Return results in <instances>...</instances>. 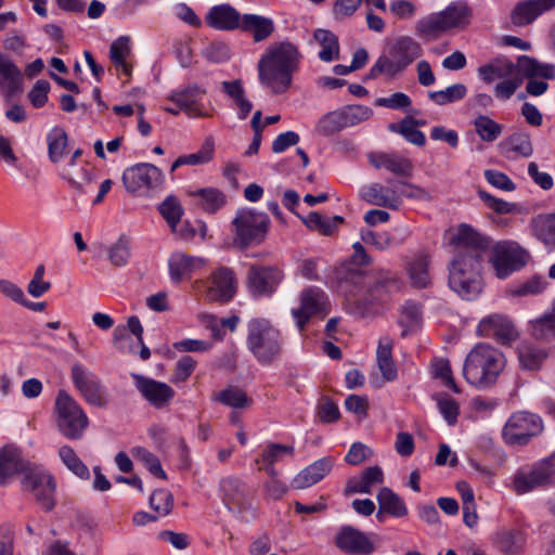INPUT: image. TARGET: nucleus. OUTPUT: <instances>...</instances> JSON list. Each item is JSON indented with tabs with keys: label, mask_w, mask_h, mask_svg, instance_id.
Segmentation results:
<instances>
[{
	"label": "nucleus",
	"mask_w": 555,
	"mask_h": 555,
	"mask_svg": "<svg viewBox=\"0 0 555 555\" xmlns=\"http://www.w3.org/2000/svg\"><path fill=\"white\" fill-rule=\"evenodd\" d=\"M283 279V271L275 266L253 264L246 275L247 288L254 298H269Z\"/></svg>",
	"instance_id": "12"
},
{
	"label": "nucleus",
	"mask_w": 555,
	"mask_h": 555,
	"mask_svg": "<svg viewBox=\"0 0 555 555\" xmlns=\"http://www.w3.org/2000/svg\"><path fill=\"white\" fill-rule=\"evenodd\" d=\"M219 491L223 503L229 508L240 507L245 501V482L235 476L222 478L219 482Z\"/></svg>",
	"instance_id": "34"
},
{
	"label": "nucleus",
	"mask_w": 555,
	"mask_h": 555,
	"mask_svg": "<svg viewBox=\"0 0 555 555\" xmlns=\"http://www.w3.org/2000/svg\"><path fill=\"white\" fill-rule=\"evenodd\" d=\"M233 243L241 249L260 245L268 233L270 219L267 214L254 209H241L232 221Z\"/></svg>",
	"instance_id": "7"
},
{
	"label": "nucleus",
	"mask_w": 555,
	"mask_h": 555,
	"mask_svg": "<svg viewBox=\"0 0 555 555\" xmlns=\"http://www.w3.org/2000/svg\"><path fill=\"white\" fill-rule=\"evenodd\" d=\"M387 182L390 195L393 197V210L401 207L404 198L417 201H429L431 198L429 192L420 185L396 179H388Z\"/></svg>",
	"instance_id": "30"
},
{
	"label": "nucleus",
	"mask_w": 555,
	"mask_h": 555,
	"mask_svg": "<svg viewBox=\"0 0 555 555\" xmlns=\"http://www.w3.org/2000/svg\"><path fill=\"white\" fill-rule=\"evenodd\" d=\"M191 196L198 197L197 205L206 212L214 214L225 204L224 194L215 188H205L191 192Z\"/></svg>",
	"instance_id": "47"
},
{
	"label": "nucleus",
	"mask_w": 555,
	"mask_h": 555,
	"mask_svg": "<svg viewBox=\"0 0 555 555\" xmlns=\"http://www.w3.org/2000/svg\"><path fill=\"white\" fill-rule=\"evenodd\" d=\"M215 142L212 138H207L196 153L182 155L183 164L190 166L203 165L210 162L214 157Z\"/></svg>",
	"instance_id": "63"
},
{
	"label": "nucleus",
	"mask_w": 555,
	"mask_h": 555,
	"mask_svg": "<svg viewBox=\"0 0 555 555\" xmlns=\"http://www.w3.org/2000/svg\"><path fill=\"white\" fill-rule=\"evenodd\" d=\"M477 332L480 336L493 337L503 344H508L518 336L511 320L501 314H491L482 319L478 324Z\"/></svg>",
	"instance_id": "22"
},
{
	"label": "nucleus",
	"mask_w": 555,
	"mask_h": 555,
	"mask_svg": "<svg viewBox=\"0 0 555 555\" xmlns=\"http://www.w3.org/2000/svg\"><path fill=\"white\" fill-rule=\"evenodd\" d=\"M33 463L20 448L5 446L0 450V485H8L15 475L22 476Z\"/></svg>",
	"instance_id": "19"
},
{
	"label": "nucleus",
	"mask_w": 555,
	"mask_h": 555,
	"mask_svg": "<svg viewBox=\"0 0 555 555\" xmlns=\"http://www.w3.org/2000/svg\"><path fill=\"white\" fill-rule=\"evenodd\" d=\"M474 127L476 133L485 142H493L501 134L503 127L499 122L494 121L486 115H479L474 120Z\"/></svg>",
	"instance_id": "54"
},
{
	"label": "nucleus",
	"mask_w": 555,
	"mask_h": 555,
	"mask_svg": "<svg viewBox=\"0 0 555 555\" xmlns=\"http://www.w3.org/2000/svg\"><path fill=\"white\" fill-rule=\"evenodd\" d=\"M205 260L182 253L171 255L169 259V271L172 281L179 283L184 278L191 276L193 272L203 268Z\"/></svg>",
	"instance_id": "31"
},
{
	"label": "nucleus",
	"mask_w": 555,
	"mask_h": 555,
	"mask_svg": "<svg viewBox=\"0 0 555 555\" xmlns=\"http://www.w3.org/2000/svg\"><path fill=\"white\" fill-rule=\"evenodd\" d=\"M350 259L341 262L334 271V279L341 293L361 309L370 311L385 304L402 288V281L390 271L378 270L373 275L364 270L373 262L360 242L352 244Z\"/></svg>",
	"instance_id": "1"
},
{
	"label": "nucleus",
	"mask_w": 555,
	"mask_h": 555,
	"mask_svg": "<svg viewBox=\"0 0 555 555\" xmlns=\"http://www.w3.org/2000/svg\"><path fill=\"white\" fill-rule=\"evenodd\" d=\"M503 147L506 153H515L521 157H530L533 154V146L530 135L525 132H515L504 142Z\"/></svg>",
	"instance_id": "51"
},
{
	"label": "nucleus",
	"mask_w": 555,
	"mask_h": 555,
	"mask_svg": "<svg viewBox=\"0 0 555 555\" xmlns=\"http://www.w3.org/2000/svg\"><path fill=\"white\" fill-rule=\"evenodd\" d=\"M543 430L540 416L529 412L514 413L503 428V438L509 444H526Z\"/></svg>",
	"instance_id": "13"
},
{
	"label": "nucleus",
	"mask_w": 555,
	"mask_h": 555,
	"mask_svg": "<svg viewBox=\"0 0 555 555\" xmlns=\"http://www.w3.org/2000/svg\"><path fill=\"white\" fill-rule=\"evenodd\" d=\"M529 254L515 242H499L493 246L491 262L495 274L505 279L527 263Z\"/></svg>",
	"instance_id": "11"
},
{
	"label": "nucleus",
	"mask_w": 555,
	"mask_h": 555,
	"mask_svg": "<svg viewBox=\"0 0 555 555\" xmlns=\"http://www.w3.org/2000/svg\"><path fill=\"white\" fill-rule=\"evenodd\" d=\"M240 30L250 33L255 42L268 39L274 31L271 18L257 14H243Z\"/></svg>",
	"instance_id": "33"
},
{
	"label": "nucleus",
	"mask_w": 555,
	"mask_h": 555,
	"mask_svg": "<svg viewBox=\"0 0 555 555\" xmlns=\"http://www.w3.org/2000/svg\"><path fill=\"white\" fill-rule=\"evenodd\" d=\"M206 90L193 83L181 90H175L168 96L169 101L175 103L191 118L206 117L203 109V98Z\"/></svg>",
	"instance_id": "18"
},
{
	"label": "nucleus",
	"mask_w": 555,
	"mask_h": 555,
	"mask_svg": "<svg viewBox=\"0 0 555 555\" xmlns=\"http://www.w3.org/2000/svg\"><path fill=\"white\" fill-rule=\"evenodd\" d=\"M516 75L521 78L542 77L553 79L555 77V66L552 64H541L530 56L522 55L517 61Z\"/></svg>",
	"instance_id": "36"
},
{
	"label": "nucleus",
	"mask_w": 555,
	"mask_h": 555,
	"mask_svg": "<svg viewBox=\"0 0 555 555\" xmlns=\"http://www.w3.org/2000/svg\"><path fill=\"white\" fill-rule=\"evenodd\" d=\"M552 486H555V454L520 467L512 477V489L518 495Z\"/></svg>",
	"instance_id": "8"
},
{
	"label": "nucleus",
	"mask_w": 555,
	"mask_h": 555,
	"mask_svg": "<svg viewBox=\"0 0 555 555\" xmlns=\"http://www.w3.org/2000/svg\"><path fill=\"white\" fill-rule=\"evenodd\" d=\"M150 506L159 517L167 516L172 511L173 496L168 490H155L150 496Z\"/></svg>",
	"instance_id": "59"
},
{
	"label": "nucleus",
	"mask_w": 555,
	"mask_h": 555,
	"mask_svg": "<svg viewBox=\"0 0 555 555\" xmlns=\"http://www.w3.org/2000/svg\"><path fill=\"white\" fill-rule=\"evenodd\" d=\"M418 120L406 116L399 124H390L389 130L400 133L410 143L423 146L426 143L425 134L418 130Z\"/></svg>",
	"instance_id": "46"
},
{
	"label": "nucleus",
	"mask_w": 555,
	"mask_h": 555,
	"mask_svg": "<svg viewBox=\"0 0 555 555\" xmlns=\"http://www.w3.org/2000/svg\"><path fill=\"white\" fill-rule=\"evenodd\" d=\"M384 482V473L379 466L365 468L357 479L347 482L346 493H372L373 489Z\"/></svg>",
	"instance_id": "32"
},
{
	"label": "nucleus",
	"mask_w": 555,
	"mask_h": 555,
	"mask_svg": "<svg viewBox=\"0 0 555 555\" xmlns=\"http://www.w3.org/2000/svg\"><path fill=\"white\" fill-rule=\"evenodd\" d=\"M131 53L130 38L120 36L114 40L109 48V56L117 70L126 76L131 75L132 66L127 62Z\"/></svg>",
	"instance_id": "41"
},
{
	"label": "nucleus",
	"mask_w": 555,
	"mask_h": 555,
	"mask_svg": "<svg viewBox=\"0 0 555 555\" xmlns=\"http://www.w3.org/2000/svg\"><path fill=\"white\" fill-rule=\"evenodd\" d=\"M555 7V0H524L518 2L512 11L511 20L516 26H526L532 23L544 12Z\"/></svg>",
	"instance_id": "26"
},
{
	"label": "nucleus",
	"mask_w": 555,
	"mask_h": 555,
	"mask_svg": "<svg viewBox=\"0 0 555 555\" xmlns=\"http://www.w3.org/2000/svg\"><path fill=\"white\" fill-rule=\"evenodd\" d=\"M451 243L463 247V251L478 250L483 256L485 250L489 247V240L480 235L469 224L462 223L457 227L455 233L450 238Z\"/></svg>",
	"instance_id": "29"
},
{
	"label": "nucleus",
	"mask_w": 555,
	"mask_h": 555,
	"mask_svg": "<svg viewBox=\"0 0 555 555\" xmlns=\"http://www.w3.org/2000/svg\"><path fill=\"white\" fill-rule=\"evenodd\" d=\"M361 198L370 205L385 207L393 210V197L390 195L388 182L371 183L361 189Z\"/></svg>",
	"instance_id": "39"
},
{
	"label": "nucleus",
	"mask_w": 555,
	"mask_h": 555,
	"mask_svg": "<svg viewBox=\"0 0 555 555\" xmlns=\"http://www.w3.org/2000/svg\"><path fill=\"white\" fill-rule=\"evenodd\" d=\"M473 11L464 0L451 2L444 10L417 21L415 29L420 36L436 38L451 29H463L469 25Z\"/></svg>",
	"instance_id": "6"
},
{
	"label": "nucleus",
	"mask_w": 555,
	"mask_h": 555,
	"mask_svg": "<svg viewBox=\"0 0 555 555\" xmlns=\"http://www.w3.org/2000/svg\"><path fill=\"white\" fill-rule=\"evenodd\" d=\"M377 502L380 509L392 517L401 518L408 515L404 501L390 488L383 487L377 493Z\"/></svg>",
	"instance_id": "42"
},
{
	"label": "nucleus",
	"mask_w": 555,
	"mask_h": 555,
	"mask_svg": "<svg viewBox=\"0 0 555 555\" xmlns=\"http://www.w3.org/2000/svg\"><path fill=\"white\" fill-rule=\"evenodd\" d=\"M529 332L538 340L555 339V308L530 321Z\"/></svg>",
	"instance_id": "45"
},
{
	"label": "nucleus",
	"mask_w": 555,
	"mask_h": 555,
	"mask_svg": "<svg viewBox=\"0 0 555 555\" xmlns=\"http://www.w3.org/2000/svg\"><path fill=\"white\" fill-rule=\"evenodd\" d=\"M344 128H347V126L345 125L341 108L327 113L317 125L318 131L324 135L336 133Z\"/></svg>",
	"instance_id": "58"
},
{
	"label": "nucleus",
	"mask_w": 555,
	"mask_h": 555,
	"mask_svg": "<svg viewBox=\"0 0 555 555\" xmlns=\"http://www.w3.org/2000/svg\"><path fill=\"white\" fill-rule=\"evenodd\" d=\"M483 256L478 250L457 251L449 266V286L461 298L472 300L482 289Z\"/></svg>",
	"instance_id": "4"
},
{
	"label": "nucleus",
	"mask_w": 555,
	"mask_h": 555,
	"mask_svg": "<svg viewBox=\"0 0 555 555\" xmlns=\"http://www.w3.org/2000/svg\"><path fill=\"white\" fill-rule=\"evenodd\" d=\"M327 312V296L318 287H308L300 294V307L294 309L292 314L297 326L304 330L313 315H324Z\"/></svg>",
	"instance_id": "16"
},
{
	"label": "nucleus",
	"mask_w": 555,
	"mask_h": 555,
	"mask_svg": "<svg viewBox=\"0 0 555 555\" xmlns=\"http://www.w3.org/2000/svg\"><path fill=\"white\" fill-rule=\"evenodd\" d=\"M23 89L21 69L8 55L0 52V93L10 100Z\"/></svg>",
	"instance_id": "25"
},
{
	"label": "nucleus",
	"mask_w": 555,
	"mask_h": 555,
	"mask_svg": "<svg viewBox=\"0 0 555 555\" xmlns=\"http://www.w3.org/2000/svg\"><path fill=\"white\" fill-rule=\"evenodd\" d=\"M405 68L400 64L388 51L387 54L380 55L375 64L371 67L367 78L375 79L379 75H386L393 78L402 73Z\"/></svg>",
	"instance_id": "49"
},
{
	"label": "nucleus",
	"mask_w": 555,
	"mask_h": 555,
	"mask_svg": "<svg viewBox=\"0 0 555 555\" xmlns=\"http://www.w3.org/2000/svg\"><path fill=\"white\" fill-rule=\"evenodd\" d=\"M505 357L488 344H478L466 356L463 376L466 382L479 388L493 385L505 367Z\"/></svg>",
	"instance_id": "3"
},
{
	"label": "nucleus",
	"mask_w": 555,
	"mask_h": 555,
	"mask_svg": "<svg viewBox=\"0 0 555 555\" xmlns=\"http://www.w3.org/2000/svg\"><path fill=\"white\" fill-rule=\"evenodd\" d=\"M302 57L298 46L289 40L269 44L257 63L260 85L274 95L286 93L293 86Z\"/></svg>",
	"instance_id": "2"
},
{
	"label": "nucleus",
	"mask_w": 555,
	"mask_h": 555,
	"mask_svg": "<svg viewBox=\"0 0 555 555\" xmlns=\"http://www.w3.org/2000/svg\"><path fill=\"white\" fill-rule=\"evenodd\" d=\"M24 491L31 493L42 509L50 512L55 505L54 493L56 482L54 477L42 465L33 463L21 476Z\"/></svg>",
	"instance_id": "10"
},
{
	"label": "nucleus",
	"mask_w": 555,
	"mask_h": 555,
	"mask_svg": "<svg viewBox=\"0 0 555 555\" xmlns=\"http://www.w3.org/2000/svg\"><path fill=\"white\" fill-rule=\"evenodd\" d=\"M336 546L350 555H370L375 546L369 537L352 527H344L336 535Z\"/></svg>",
	"instance_id": "20"
},
{
	"label": "nucleus",
	"mask_w": 555,
	"mask_h": 555,
	"mask_svg": "<svg viewBox=\"0 0 555 555\" xmlns=\"http://www.w3.org/2000/svg\"><path fill=\"white\" fill-rule=\"evenodd\" d=\"M216 399L220 403L233 409H244L251 404V399L242 389L236 387L223 389L217 395Z\"/></svg>",
	"instance_id": "57"
},
{
	"label": "nucleus",
	"mask_w": 555,
	"mask_h": 555,
	"mask_svg": "<svg viewBox=\"0 0 555 555\" xmlns=\"http://www.w3.org/2000/svg\"><path fill=\"white\" fill-rule=\"evenodd\" d=\"M49 158L52 163L60 162L67 146V134L61 128H53L47 135Z\"/></svg>",
	"instance_id": "55"
},
{
	"label": "nucleus",
	"mask_w": 555,
	"mask_h": 555,
	"mask_svg": "<svg viewBox=\"0 0 555 555\" xmlns=\"http://www.w3.org/2000/svg\"><path fill=\"white\" fill-rule=\"evenodd\" d=\"M242 16L235 8L229 3H222L214 5L208 10L205 23L210 28L217 30L232 31L240 29Z\"/></svg>",
	"instance_id": "23"
},
{
	"label": "nucleus",
	"mask_w": 555,
	"mask_h": 555,
	"mask_svg": "<svg viewBox=\"0 0 555 555\" xmlns=\"http://www.w3.org/2000/svg\"><path fill=\"white\" fill-rule=\"evenodd\" d=\"M334 461L331 456L322 457L301 469L292 480L294 489L302 490L320 482L330 474Z\"/></svg>",
	"instance_id": "24"
},
{
	"label": "nucleus",
	"mask_w": 555,
	"mask_h": 555,
	"mask_svg": "<svg viewBox=\"0 0 555 555\" xmlns=\"http://www.w3.org/2000/svg\"><path fill=\"white\" fill-rule=\"evenodd\" d=\"M537 234L544 244L555 247V214L539 217Z\"/></svg>",
	"instance_id": "64"
},
{
	"label": "nucleus",
	"mask_w": 555,
	"mask_h": 555,
	"mask_svg": "<svg viewBox=\"0 0 555 555\" xmlns=\"http://www.w3.org/2000/svg\"><path fill=\"white\" fill-rule=\"evenodd\" d=\"M341 112L347 128L365 121L373 115V109L365 105H347L341 108Z\"/></svg>",
	"instance_id": "62"
},
{
	"label": "nucleus",
	"mask_w": 555,
	"mask_h": 555,
	"mask_svg": "<svg viewBox=\"0 0 555 555\" xmlns=\"http://www.w3.org/2000/svg\"><path fill=\"white\" fill-rule=\"evenodd\" d=\"M131 377L141 396L156 409L168 405L175 397V390L166 383L137 373H132Z\"/></svg>",
	"instance_id": "17"
},
{
	"label": "nucleus",
	"mask_w": 555,
	"mask_h": 555,
	"mask_svg": "<svg viewBox=\"0 0 555 555\" xmlns=\"http://www.w3.org/2000/svg\"><path fill=\"white\" fill-rule=\"evenodd\" d=\"M164 180L163 171L149 163L133 165L122 173V183L130 193H135L142 189L151 190L162 186Z\"/></svg>",
	"instance_id": "15"
},
{
	"label": "nucleus",
	"mask_w": 555,
	"mask_h": 555,
	"mask_svg": "<svg viewBox=\"0 0 555 555\" xmlns=\"http://www.w3.org/2000/svg\"><path fill=\"white\" fill-rule=\"evenodd\" d=\"M131 256L130 241L121 235L108 250V259L116 267L125 266Z\"/></svg>",
	"instance_id": "60"
},
{
	"label": "nucleus",
	"mask_w": 555,
	"mask_h": 555,
	"mask_svg": "<svg viewBox=\"0 0 555 555\" xmlns=\"http://www.w3.org/2000/svg\"><path fill=\"white\" fill-rule=\"evenodd\" d=\"M390 54L406 68L414 60L421 56L422 47L411 37H400L388 50Z\"/></svg>",
	"instance_id": "35"
},
{
	"label": "nucleus",
	"mask_w": 555,
	"mask_h": 555,
	"mask_svg": "<svg viewBox=\"0 0 555 555\" xmlns=\"http://www.w3.org/2000/svg\"><path fill=\"white\" fill-rule=\"evenodd\" d=\"M222 91L234 102L238 109V118L245 119L253 109V103L246 98L242 80L222 82Z\"/></svg>",
	"instance_id": "40"
},
{
	"label": "nucleus",
	"mask_w": 555,
	"mask_h": 555,
	"mask_svg": "<svg viewBox=\"0 0 555 555\" xmlns=\"http://www.w3.org/2000/svg\"><path fill=\"white\" fill-rule=\"evenodd\" d=\"M467 88L464 83H454L440 91H429L428 98L437 105L443 106L464 99Z\"/></svg>",
	"instance_id": "53"
},
{
	"label": "nucleus",
	"mask_w": 555,
	"mask_h": 555,
	"mask_svg": "<svg viewBox=\"0 0 555 555\" xmlns=\"http://www.w3.org/2000/svg\"><path fill=\"white\" fill-rule=\"evenodd\" d=\"M132 453L139 461H141L145 465V467L151 472V474L160 479H167V475L162 468L160 462L155 454H153L152 452L142 447L134 448Z\"/></svg>",
	"instance_id": "61"
},
{
	"label": "nucleus",
	"mask_w": 555,
	"mask_h": 555,
	"mask_svg": "<svg viewBox=\"0 0 555 555\" xmlns=\"http://www.w3.org/2000/svg\"><path fill=\"white\" fill-rule=\"evenodd\" d=\"M479 77L487 83L516 75V65L507 59H495L478 68Z\"/></svg>",
	"instance_id": "37"
},
{
	"label": "nucleus",
	"mask_w": 555,
	"mask_h": 555,
	"mask_svg": "<svg viewBox=\"0 0 555 555\" xmlns=\"http://www.w3.org/2000/svg\"><path fill=\"white\" fill-rule=\"evenodd\" d=\"M315 41L322 47L319 59L330 63L339 59V42L337 36L327 29H317L313 34Z\"/></svg>",
	"instance_id": "44"
},
{
	"label": "nucleus",
	"mask_w": 555,
	"mask_h": 555,
	"mask_svg": "<svg viewBox=\"0 0 555 555\" xmlns=\"http://www.w3.org/2000/svg\"><path fill=\"white\" fill-rule=\"evenodd\" d=\"M128 332L135 336L138 344H142L143 326L137 315H132L128 319L126 327L118 326L113 333V344L119 351L124 353H134V341L129 336Z\"/></svg>",
	"instance_id": "28"
},
{
	"label": "nucleus",
	"mask_w": 555,
	"mask_h": 555,
	"mask_svg": "<svg viewBox=\"0 0 555 555\" xmlns=\"http://www.w3.org/2000/svg\"><path fill=\"white\" fill-rule=\"evenodd\" d=\"M294 453L295 449L293 446L270 442L264 447L259 457L256 459V463L274 465L284 455L294 456Z\"/></svg>",
	"instance_id": "56"
},
{
	"label": "nucleus",
	"mask_w": 555,
	"mask_h": 555,
	"mask_svg": "<svg viewBox=\"0 0 555 555\" xmlns=\"http://www.w3.org/2000/svg\"><path fill=\"white\" fill-rule=\"evenodd\" d=\"M518 361L521 369L538 371L547 358L545 349L534 346L531 343L522 341L517 347Z\"/></svg>",
	"instance_id": "38"
},
{
	"label": "nucleus",
	"mask_w": 555,
	"mask_h": 555,
	"mask_svg": "<svg viewBox=\"0 0 555 555\" xmlns=\"http://www.w3.org/2000/svg\"><path fill=\"white\" fill-rule=\"evenodd\" d=\"M70 378L82 398L94 406H104V387L101 379L81 363H74L70 369Z\"/></svg>",
	"instance_id": "14"
},
{
	"label": "nucleus",
	"mask_w": 555,
	"mask_h": 555,
	"mask_svg": "<svg viewBox=\"0 0 555 555\" xmlns=\"http://www.w3.org/2000/svg\"><path fill=\"white\" fill-rule=\"evenodd\" d=\"M370 163L376 169H385L396 176L410 178L413 173V163L410 158L398 153H373Z\"/></svg>",
	"instance_id": "27"
},
{
	"label": "nucleus",
	"mask_w": 555,
	"mask_h": 555,
	"mask_svg": "<svg viewBox=\"0 0 555 555\" xmlns=\"http://www.w3.org/2000/svg\"><path fill=\"white\" fill-rule=\"evenodd\" d=\"M59 456L62 463L77 477L88 479L90 476L89 468L78 457L76 452L69 446H63L59 449Z\"/></svg>",
	"instance_id": "52"
},
{
	"label": "nucleus",
	"mask_w": 555,
	"mask_h": 555,
	"mask_svg": "<svg viewBox=\"0 0 555 555\" xmlns=\"http://www.w3.org/2000/svg\"><path fill=\"white\" fill-rule=\"evenodd\" d=\"M283 345L282 332L269 319L251 318L246 323V347L258 363H273L282 354Z\"/></svg>",
	"instance_id": "5"
},
{
	"label": "nucleus",
	"mask_w": 555,
	"mask_h": 555,
	"mask_svg": "<svg viewBox=\"0 0 555 555\" xmlns=\"http://www.w3.org/2000/svg\"><path fill=\"white\" fill-rule=\"evenodd\" d=\"M235 291L233 271L229 268H220L210 275L205 296L209 301L225 302L234 296Z\"/></svg>",
	"instance_id": "21"
},
{
	"label": "nucleus",
	"mask_w": 555,
	"mask_h": 555,
	"mask_svg": "<svg viewBox=\"0 0 555 555\" xmlns=\"http://www.w3.org/2000/svg\"><path fill=\"white\" fill-rule=\"evenodd\" d=\"M343 221V217L335 216L334 218H325L315 211L310 212L304 219L305 224L309 229L315 230L322 235H332L336 231L337 224Z\"/></svg>",
	"instance_id": "50"
},
{
	"label": "nucleus",
	"mask_w": 555,
	"mask_h": 555,
	"mask_svg": "<svg viewBox=\"0 0 555 555\" xmlns=\"http://www.w3.org/2000/svg\"><path fill=\"white\" fill-rule=\"evenodd\" d=\"M158 211L166 220L171 231H177L184 209L180 201L175 195L167 196L159 205Z\"/></svg>",
	"instance_id": "48"
},
{
	"label": "nucleus",
	"mask_w": 555,
	"mask_h": 555,
	"mask_svg": "<svg viewBox=\"0 0 555 555\" xmlns=\"http://www.w3.org/2000/svg\"><path fill=\"white\" fill-rule=\"evenodd\" d=\"M428 267L429 257L425 254L414 256L408 263V274L414 286L425 288L430 284Z\"/></svg>",
	"instance_id": "43"
},
{
	"label": "nucleus",
	"mask_w": 555,
	"mask_h": 555,
	"mask_svg": "<svg viewBox=\"0 0 555 555\" xmlns=\"http://www.w3.org/2000/svg\"><path fill=\"white\" fill-rule=\"evenodd\" d=\"M54 408L60 433L68 439L81 438L89 421L78 402L65 390H60Z\"/></svg>",
	"instance_id": "9"
}]
</instances>
